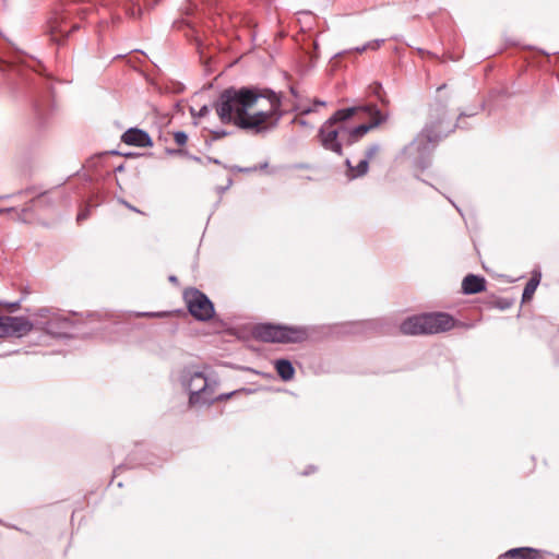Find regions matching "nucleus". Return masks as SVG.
Wrapping results in <instances>:
<instances>
[{
  "label": "nucleus",
  "instance_id": "1",
  "mask_svg": "<svg viewBox=\"0 0 559 559\" xmlns=\"http://www.w3.org/2000/svg\"><path fill=\"white\" fill-rule=\"evenodd\" d=\"M281 105V98L271 90L229 87L221 93L213 107L222 123L261 133L277 126Z\"/></svg>",
  "mask_w": 559,
  "mask_h": 559
},
{
  "label": "nucleus",
  "instance_id": "2",
  "mask_svg": "<svg viewBox=\"0 0 559 559\" xmlns=\"http://www.w3.org/2000/svg\"><path fill=\"white\" fill-rule=\"evenodd\" d=\"M355 115L356 108L338 109L321 124L318 139L324 150L338 156L343 155V145H346V121Z\"/></svg>",
  "mask_w": 559,
  "mask_h": 559
},
{
  "label": "nucleus",
  "instance_id": "3",
  "mask_svg": "<svg viewBox=\"0 0 559 559\" xmlns=\"http://www.w3.org/2000/svg\"><path fill=\"white\" fill-rule=\"evenodd\" d=\"M456 325L455 319L445 312H431L405 319L400 331L404 335H431L448 332Z\"/></svg>",
  "mask_w": 559,
  "mask_h": 559
},
{
  "label": "nucleus",
  "instance_id": "4",
  "mask_svg": "<svg viewBox=\"0 0 559 559\" xmlns=\"http://www.w3.org/2000/svg\"><path fill=\"white\" fill-rule=\"evenodd\" d=\"M257 338L269 343H301L309 336L305 326H288L271 323L259 324L254 329Z\"/></svg>",
  "mask_w": 559,
  "mask_h": 559
},
{
  "label": "nucleus",
  "instance_id": "5",
  "mask_svg": "<svg viewBox=\"0 0 559 559\" xmlns=\"http://www.w3.org/2000/svg\"><path fill=\"white\" fill-rule=\"evenodd\" d=\"M33 316L36 318L38 329L51 336L68 337L72 331V321L58 310L44 307L36 310Z\"/></svg>",
  "mask_w": 559,
  "mask_h": 559
},
{
  "label": "nucleus",
  "instance_id": "6",
  "mask_svg": "<svg viewBox=\"0 0 559 559\" xmlns=\"http://www.w3.org/2000/svg\"><path fill=\"white\" fill-rule=\"evenodd\" d=\"M356 108V114H364L366 117L370 119L368 123L359 124L353 128H348L346 126V145H353L358 142L361 138H364L368 131L373 128H377L381 123L385 122L389 118V114L381 112L378 107L373 104L354 106Z\"/></svg>",
  "mask_w": 559,
  "mask_h": 559
},
{
  "label": "nucleus",
  "instance_id": "7",
  "mask_svg": "<svg viewBox=\"0 0 559 559\" xmlns=\"http://www.w3.org/2000/svg\"><path fill=\"white\" fill-rule=\"evenodd\" d=\"M183 300L189 313L198 321H210L214 314L215 309L210 298L200 289L189 287L183 292Z\"/></svg>",
  "mask_w": 559,
  "mask_h": 559
},
{
  "label": "nucleus",
  "instance_id": "8",
  "mask_svg": "<svg viewBox=\"0 0 559 559\" xmlns=\"http://www.w3.org/2000/svg\"><path fill=\"white\" fill-rule=\"evenodd\" d=\"M185 385L190 393L191 403L211 404L216 397L214 396V385H212L207 377L199 371L189 374V379L185 380Z\"/></svg>",
  "mask_w": 559,
  "mask_h": 559
},
{
  "label": "nucleus",
  "instance_id": "9",
  "mask_svg": "<svg viewBox=\"0 0 559 559\" xmlns=\"http://www.w3.org/2000/svg\"><path fill=\"white\" fill-rule=\"evenodd\" d=\"M33 329V322L26 317L0 316V338H22Z\"/></svg>",
  "mask_w": 559,
  "mask_h": 559
},
{
  "label": "nucleus",
  "instance_id": "10",
  "mask_svg": "<svg viewBox=\"0 0 559 559\" xmlns=\"http://www.w3.org/2000/svg\"><path fill=\"white\" fill-rule=\"evenodd\" d=\"M88 12L90 8H79L75 4H70L51 20V31L53 33L69 34L71 31L78 29L80 27L78 23H72L69 31L64 29L63 26L71 22L72 15L76 14L80 17H84Z\"/></svg>",
  "mask_w": 559,
  "mask_h": 559
},
{
  "label": "nucleus",
  "instance_id": "11",
  "mask_svg": "<svg viewBox=\"0 0 559 559\" xmlns=\"http://www.w3.org/2000/svg\"><path fill=\"white\" fill-rule=\"evenodd\" d=\"M121 141L127 145L138 147H150L153 145L148 133L142 129L130 128L121 136Z\"/></svg>",
  "mask_w": 559,
  "mask_h": 559
},
{
  "label": "nucleus",
  "instance_id": "12",
  "mask_svg": "<svg viewBox=\"0 0 559 559\" xmlns=\"http://www.w3.org/2000/svg\"><path fill=\"white\" fill-rule=\"evenodd\" d=\"M486 289V281L483 276L468 274L463 278L462 290L466 295L481 293Z\"/></svg>",
  "mask_w": 559,
  "mask_h": 559
},
{
  "label": "nucleus",
  "instance_id": "13",
  "mask_svg": "<svg viewBox=\"0 0 559 559\" xmlns=\"http://www.w3.org/2000/svg\"><path fill=\"white\" fill-rule=\"evenodd\" d=\"M503 557L513 559H543V551L532 547H519L508 550Z\"/></svg>",
  "mask_w": 559,
  "mask_h": 559
},
{
  "label": "nucleus",
  "instance_id": "14",
  "mask_svg": "<svg viewBox=\"0 0 559 559\" xmlns=\"http://www.w3.org/2000/svg\"><path fill=\"white\" fill-rule=\"evenodd\" d=\"M274 367L282 380L289 381L294 378L295 368L289 360L284 358L277 359L274 362Z\"/></svg>",
  "mask_w": 559,
  "mask_h": 559
},
{
  "label": "nucleus",
  "instance_id": "15",
  "mask_svg": "<svg viewBox=\"0 0 559 559\" xmlns=\"http://www.w3.org/2000/svg\"><path fill=\"white\" fill-rule=\"evenodd\" d=\"M540 282V274H534L525 284V287L523 289L522 294V301L526 302L530 301L533 298V295L539 285Z\"/></svg>",
  "mask_w": 559,
  "mask_h": 559
},
{
  "label": "nucleus",
  "instance_id": "16",
  "mask_svg": "<svg viewBox=\"0 0 559 559\" xmlns=\"http://www.w3.org/2000/svg\"><path fill=\"white\" fill-rule=\"evenodd\" d=\"M368 163H369L368 159H365V158L362 160H360L358 163V165L356 166V168H355V175L354 176L355 177H360V176L366 175L367 171H368V167H369Z\"/></svg>",
  "mask_w": 559,
  "mask_h": 559
},
{
  "label": "nucleus",
  "instance_id": "17",
  "mask_svg": "<svg viewBox=\"0 0 559 559\" xmlns=\"http://www.w3.org/2000/svg\"><path fill=\"white\" fill-rule=\"evenodd\" d=\"M174 140H175L177 145L183 146V145H186V143L188 141V135L183 131H176L174 133Z\"/></svg>",
  "mask_w": 559,
  "mask_h": 559
},
{
  "label": "nucleus",
  "instance_id": "18",
  "mask_svg": "<svg viewBox=\"0 0 559 559\" xmlns=\"http://www.w3.org/2000/svg\"><path fill=\"white\" fill-rule=\"evenodd\" d=\"M210 111H211L210 107H209V106H206V105H204V106H202V107L200 108V110H199L197 114H194V112L192 111V115H193V116H197V117H205L206 115H209V114H210Z\"/></svg>",
  "mask_w": 559,
  "mask_h": 559
},
{
  "label": "nucleus",
  "instance_id": "19",
  "mask_svg": "<svg viewBox=\"0 0 559 559\" xmlns=\"http://www.w3.org/2000/svg\"><path fill=\"white\" fill-rule=\"evenodd\" d=\"M378 150H379L378 145H376V144L371 145L366 153L365 159L369 160L378 152Z\"/></svg>",
  "mask_w": 559,
  "mask_h": 559
},
{
  "label": "nucleus",
  "instance_id": "20",
  "mask_svg": "<svg viewBox=\"0 0 559 559\" xmlns=\"http://www.w3.org/2000/svg\"><path fill=\"white\" fill-rule=\"evenodd\" d=\"M4 307L10 309L11 311L17 310L20 308V300L14 302H1Z\"/></svg>",
  "mask_w": 559,
  "mask_h": 559
},
{
  "label": "nucleus",
  "instance_id": "21",
  "mask_svg": "<svg viewBox=\"0 0 559 559\" xmlns=\"http://www.w3.org/2000/svg\"><path fill=\"white\" fill-rule=\"evenodd\" d=\"M143 316L151 317V318H163L167 316V312H145Z\"/></svg>",
  "mask_w": 559,
  "mask_h": 559
},
{
  "label": "nucleus",
  "instance_id": "22",
  "mask_svg": "<svg viewBox=\"0 0 559 559\" xmlns=\"http://www.w3.org/2000/svg\"><path fill=\"white\" fill-rule=\"evenodd\" d=\"M87 217H88V210H84L78 214L76 221L82 222V221L86 219Z\"/></svg>",
  "mask_w": 559,
  "mask_h": 559
},
{
  "label": "nucleus",
  "instance_id": "23",
  "mask_svg": "<svg viewBox=\"0 0 559 559\" xmlns=\"http://www.w3.org/2000/svg\"><path fill=\"white\" fill-rule=\"evenodd\" d=\"M383 43H384V39H374V40H372V44H374V47L377 49H379Z\"/></svg>",
  "mask_w": 559,
  "mask_h": 559
},
{
  "label": "nucleus",
  "instance_id": "24",
  "mask_svg": "<svg viewBox=\"0 0 559 559\" xmlns=\"http://www.w3.org/2000/svg\"><path fill=\"white\" fill-rule=\"evenodd\" d=\"M365 46H366V49L377 50V48L374 47V44H372V40L366 43Z\"/></svg>",
  "mask_w": 559,
  "mask_h": 559
},
{
  "label": "nucleus",
  "instance_id": "25",
  "mask_svg": "<svg viewBox=\"0 0 559 559\" xmlns=\"http://www.w3.org/2000/svg\"><path fill=\"white\" fill-rule=\"evenodd\" d=\"M124 205H126L129 210H131V211H133V212L141 213L136 207H134L133 205H131V204H130V203H128V202H124Z\"/></svg>",
  "mask_w": 559,
  "mask_h": 559
},
{
  "label": "nucleus",
  "instance_id": "26",
  "mask_svg": "<svg viewBox=\"0 0 559 559\" xmlns=\"http://www.w3.org/2000/svg\"><path fill=\"white\" fill-rule=\"evenodd\" d=\"M215 134V138H221V136H225L227 133L225 131H214L213 132Z\"/></svg>",
  "mask_w": 559,
  "mask_h": 559
},
{
  "label": "nucleus",
  "instance_id": "27",
  "mask_svg": "<svg viewBox=\"0 0 559 559\" xmlns=\"http://www.w3.org/2000/svg\"><path fill=\"white\" fill-rule=\"evenodd\" d=\"M366 50H367V49H366V46H365V45H362V46H360V47H356V48H355V51H356V52H364V51H366Z\"/></svg>",
  "mask_w": 559,
  "mask_h": 559
},
{
  "label": "nucleus",
  "instance_id": "28",
  "mask_svg": "<svg viewBox=\"0 0 559 559\" xmlns=\"http://www.w3.org/2000/svg\"><path fill=\"white\" fill-rule=\"evenodd\" d=\"M168 280H169V282H171L174 284H178V278L175 275H170Z\"/></svg>",
  "mask_w": 559,
  "mask_h": 559
},
{
  "label": "nucleus",
  "instance_id": "29",
  "mask_svg": "<svg viewBox=\"0 0 559 559\" xmlns=\"http://www.w3.org/2000/svg\"><path fill=\"white\" fill-rule=\"evenodd\" d=\"M425 132L427 133V139H428L429 141H432V136L429 134L430 130H429V128H428V127L425 129Z\"/></svg>",
  "mask_w": 559,
  "mask_h": 559
},
{
  "label": "nucleus",
  "instance_id": "30",
  "mask_svg": "<svg viewBox=\"0 0 559 559\" xmlns=\"http://www.w3.org/2000/svg\"><path fill=\"white\" fill-rule=\"evenodd\" d=\"M314 105L324 106V105H325V102H322V100H316V102H314Z\"/></svg>",
  "mask_w": 559,
  "mask_h": 559
},
{
  "label": "nucleus",
  "instance_id": "31",
  "mask_svg": "<svg viewBox=\"0 0 559 559\" xmlns=\"http://www.w3.org/2000/svg\"><path fill=\"white\" fill-rule=\"evenodd\" d=\"M427 166H428V163H426V162H425V163H423V164H420V168H421V169H425Z\"/></svg>",
  "mask_w": 559,
  "mask_h": 559
},
{
  "label": "nucleus",
  "instance_id": "32",
  "mask_svg": "<svg viewBox=\"0 0 559 559\" xmlns=\"http://www.w3.org/2000/svg\"><path fill=\"white\" fill-rule=\"evenodd\" d=\"M229 396H230V394H226V395H221L218 399H219V400H223V399H227V397H229Z\"/></svg>",
  "mask_w": 559,
  "mask_h": 559
},
{
  "label": "nucleus",
  "instance_id": "33",
  "mask_svg": "<svg viewBox=\"0 0 559 559\" xmlns=\"http://www.w3.org/2000/svg\"><path fill=\"white\" fill-rule=\"evenodd\" d=\"M442 105L438 103V107L435 109L436 111H439L441 109Z\"/></svg>",
  "mask_w": 559,
  "mask_h": 559
},
{
  "label": "nucleus",
  "instance_id": "34",
  "mask_svg": "<svg viewBox=\"0 0 559 559\" xmlns=\"http://www.w3.org/2000/svg\"><path fill=\"white\" fill-rule=\"evenodd\" d=\"M346 165H347L349 168H352V166H350V160H349V159H346Z\"/></svg>",
  "mask_w": 559,
  "mask_h": 559
},
{
  "label": "nucleus",
  "instance_id": "35",
  "mask_svg": "<svg viewBox=\"0 0 559 559\" xmlns=\"http://www.w3.org/2000/svg\"><path fill=\"white\" fill-rule=\"evenodd\" d=\"M444 87H445V84H443V85L439 86V87H438V91H441V90H442V88H444Z\"/></svg>",
  "mask_w": 559,
  "mask_h": 559
}]
</instances>
